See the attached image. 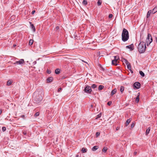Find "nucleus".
Returning a JSON list of instances; mask_svg holds the SVG:
<instances>
[{
    "mask_svg": "<svg viewBox=\"0 0 157 157\" xmlns=\"http://www.w3.org/2000/svg\"><path fill=\"white\" fill-rule=\"evenodd\" d=\"M43 93L42 92L40 93L36 91L35 92L33 95L34 102L36 103H39L43 99Z\"/></svg>",
    "mask_w": 157,
    "mask_h": 157,
    "instance_id": "nucleus-1",
    "label": "nucleus"
},
{
    "mask_svg": "<svg viewBox=\"0 0 157 157\" xmlns=\"http://www.w3.org/2000/svg\"><path fill=\"white\" fill-rule=\"evenodd\" d=\"M129 38L128 31L125 29L124 28L122 33V40L124 42L127 41Z\"/></svg>",
    "mask_w": 157,
    "mask_h": 157,
    "instance_id": "nucleus-2",
    "label": "nucleus"
},
{
    "mask_svg": "<svg viewBox=\"0 0 157 157\" xmlns=\"http://www.w3.org/2000/svg\"><path fill=\"white\" fill-rule=\"evenodd\" d=\"M146 43L144 42H140L138 45V51L140 53H144L146 50Z\"/></svg>",
    "mask_w": 157,
    "mask_h": 157,
    "instance_id": "nucleus-3",
    "label": "nucleus"
},
{
    "mask_svg": "<svg viewBox=\"0 0 157 157\" xmlns=\"http://www.w3.org/2000/svg\"><path fill=\"white\" fill-rule=\"evenodd\" d=\"M152 41V38L151 35L150 34L148 33L146 40L147 45L148 46Z\"/></svg>",
    "mask_w": 157,
    "mask_h": 157,
    "instance_id": "nucleus-4",
    "label": "nucleus"
},
{
    "mask_svg": "<svg viewBox=\"0 0 157 157\" xmlns=\"http://www.w3.org/2000/svg\"><path fill=\"white\" fill-rule=\"evenodd\" d=\"M84 90L85 93L90 94L92 92L91 87L87 85H86L84 89Z\"/></svg>",
    "mask_w": 157,
    "mask_h": 157,
    "instance_id": "nucleus-5",
    "label": "nucleus"
},
{
    "mask_svg": "<svg viewBox=\"0 0 157 157\" xmlns=\"http://www.w3.org/2000/svg\"><path fill=\"white\" fill-rule=\"evenodd\" d=\"M122 62L126 64L127 66V68L128 69L130 70L131 68V66L130 64L128 61L126 59L124 58L122 59Z\"/></svg>",
    "mask_w": 157,
    "mask_h": 157,
    "instance_id": "nucleus-6",
    "label": "nucleus"
},
{
    "mask_svg": "<svg viewBox=\"0 0 157 157\" xmlns=\"http://www.w3.org/2000/svg\"><path fill=\"white\" fill-rule=\"evenodd\" d=\"M140 84L138 82H135L133 84V86L134 87L136 88V89H138L140 87Z\"/></svg>",
    "mask_w": 157,
    "mask_h": 157,
    "instance_id": "nucleus-7",
    "label": "nucleus"
},
{
    "mask_svg": "<svg viewBox=\"0 0 157 157\" xmlns=\"http://www.w3.org/2000/svg\"><path fill=\"white\" fill-rule=\"evenodd\" d=\"M24 63V61L23 59H21L19 61H16L14 63V64H20L21 65Z\"/></svg>",
    "mask_w": 157,
    "mask_h": 157,
    "instance_id": "nucleus-8",
    "label": "nucleus"
},
{
    "mask_svg": "<svg viewBox=\"0 0 157 157\" xmlns=\"http://www.w3.org/2000/svg\"><path fill=\"white\" fill-rule=\"evenodd\" d=\"M126 48H127L129 49L130 51H132L134 49L133 44H132L130 45L126 46Z\"/></svg>",
    "mask_w": 157,
    "mask_h": 157,
    "instance_id": "nucleus-9",
    "label": "nucleus"
},
{
    "mask_svg": "<svg viewBox=\"0 0 157 157\" xmlns=\"http://www.w3.org/2000/svg\"><path fill=\"white\" fill-rule=\"evenodd\" d=\"M53 80V78L52 77H50L47 79V81L48 83L52 81Z\"/></svg>",
    "mask_w": 157,
    "mask_h": 157,
    "instance_id": "nucleus-10",
    "label": "nucleus"
},
{
    "mask_svg": "<svg viewBox=\"0 0 157 157\" xmlns=\"http://www.w3.org/2000/svg\"><path fill=\"white\" fill-rule=\"evenodd\" d=\"M132 118H129V119H128L126 122V123H125V126H127L129 124V123H130V122L131 121H132Z\"/></svg>",
    "mask_w": 157,
    "mask_h": 157,
    "instance_id": "nucleus-11",
    "label": "nucleus"
},
{
    "mask_svg": "<svg viewBox=\"0 0 157 157\" xmlns=\"http://www.w3.org/2000/svg\"><path fill=\"white\" fill-rule=\"evenodd\" d=\"M152 14H154L157 12V6H155L154 8L152 10Z\"/></svg>",
    "mask_w": 157,
    "mask_h": 157,
    "instance_id": "nucleus-12",
    "label": "nucleus"
},
{
    "mask_svg": "<svg viewBox=\"0 0 157 157\" xmlns=\"http://www.w3.org/2000/svg\"><path fill=\"white\" fill-rule=\"evenodd\" d=\"M117 91V90L116 88L113 89L111 91V96H113V95Z\"/></svg>",
    "mask_w": 157,
    "mask_h": 157,
    "instance_id": "nucleus-13",
    "label": "nucleus"
},
{
    "mask_svg": "<svg viewBox=\"0 0 157 157\" xmlns=\"http://www.w3.org/2000/svg\"><path fill=\"white\" fill-rule=\"evenodd\" d=\"M151 13L152 14V10H149L147 13V18H148L150 15V14Z\"/></svg>",
    "mask_w": 157,
    "mask_h": 157,
    "instance_id": "nucleus-14",
    "label": "nucleus"
},
{
    "mask_svg": "<svg viewBox=\"0 0 157 157\" xmlns=\"http://www.w3.org/2000/svg\"><path fill=\"white\" fill-rule=\"evenodd\" d=\"M30 23L31 24L30 26L31 28L33 29V31L34 32H35L36 30V29L35 28V27L34 26V25L33 24H32L31 22H30Z\"/></svg>",
    "mask_w": 157,
    "mask_h": 157,
    "instance_id": "nucleus-15",
    "label": "nucleus"
},
{
    "mask_svg": "<svg viewBox=\"0 0 157 157\" xmlns=\"http://www.w3.org/2000/svg\"><path fill=\"white\" fill-rule=\"evenodd\" d=\"M81 151L82 153H86L87 151V149L84 147H82L81 150Z\"/></svg>",
    "mask_w": 157,
    "mask_h": 157,
    "instance_id": "nucleus-16",
    "label": "nucleus"
},
{
    "mask_svg": "<svg viewBox=\"0 0 157 157\" xmlns=\"http://www.w3.org/2000/svg\"><path fill=\"white\" fill-rule=\"evenodd\" d=\"M98 147L97 146H95L93 147L92 150L93 151H95L98 149Z\"/></svg>",
    "mask_w": 157,
    "mask_h": 157,
    "instance_id": "nucleus-17",
    "label": "nucleus"
},
{
    "mask_svg": "<svg viewBox=\"0 0 157 157\" xmlns=\"http://www.w3.org/2000/svg\"><path fill=\"white\" fill-rule=\"evenodd\" d=\"M117 61H116V60H114L113 59V60H112V64L114 65H115L116 66L117 65Z\"/></svg>",
    "mask_w": 157,
    "mask_h": 157,
    "instance_id": "nucleus-18",
    "label": "nucleus"
},
{
    "mask_svg": "<svg viewBox=\"0 0 157 157\" xmlns=\"http://www.w3.org/2000/svg\"><path fill=\"white\" fill-rule=\"evenodd\" d=\"M55 73L56 74H58L60 73V70L59 69H56L55 70Z\"/></svg>",
    "mask_w": 157,
    "mask_h": 157,
    "instance_id": "nucleus-19",
    "label": "nucleus"
},
{
    "mask_svg": "<svg viewBox=\"0 0 157 157\" xmlns=\"http://www.w3.org/2000/svg\"><path fill=\"white\" fill-rule=\"evenodd\" d=\"M139 73L140 75L143 77L145 76V74L144 73L141 71H139Z\"/></svg>",
    "mask_w": 157,
    "mask_h": 157,
    "instance_id": "nucleus-20",
    "label": "nucleus"
},
{
    "mask_svg": "<svg viewBox=\"0 0 157 157\" xmlns=\"http://www.w3.org/2000/svg\"><path fill=\"white\" fill-rule=\"evenodd\" d=\"M104 88V86L102 85H100L98 87V90H102Z\"/></svg>",
    "mask_w": 157,
    "mask_h": 157,
    "instance_id": "nucleus-21",
    "label": "nucleus"
},
{
    "mask_svg": "<svg viewBox=\"0 0 157 157\" xmlns=\"http://www.w3.org/2000/svg\"><path fill=\"white\" fill-rule=\"evenodd\" d=\"M107 147H104L103 149H102V151L103 152H106L107 150Z\"/></svg>",
    "mask_w": 157,
    "mask_h": 157,
    "instance_id": "nucleus-22",
    "label": "nucleus"
},
{
    "mask_svg": "<svg viewBox=\"0 0 157 157\" xmlns=\"http://www.w3.org/2000/svg\"><path fill=\"white\" fill-rule=\"evenodd\" d=\"M124 90V87L123 86H121L120 88V91L121 93H122L123 92Z\"/></svg>",
    "mask_w": 157,
    "mask_h": 157,
    "instance_id": "nucleus-23",
    "label": "nucleus"
},
{
    "mask_svg": "<svg viewBox=\"0 0 157 157\" xmlns=\"http://www.w3.org/2000/svg\"><path fill=\"white\" fill-rule=\"evenodd\" d=\"M139 95L137 96L136 99V101L137 103H138L139 101Z\"/></svg>",
    "mask_w": 157,
    "mask_h": 157,
    "instance_id": "nucleus-24",
    "label": "nucleus"
},
{
    "mask_svg": "<svg viewBox=\"0 0 157 157\" xmlns=\"http://www.w3.org/2000/svg\"><path fill=\"white\" fill-rule=\"evenodd\" d=\"M150 130V128L149 127L147 129V130L146 131V135H147L149 133Z\"/></svg>",
    "mask_w": 157,
    "mask_h": 157,
    "instance_id": "nucleus-25",
    "label": "nucleus"
},
{
    "mask_svg": "<svg viewBox=\"0 0 157 157\" xmlns=\"http://www.w3.org/2000/svg\"><path fill=\"white\" fill-rule=\"evenodd\" d=\"M12 81L10 80H9L8 81L7 83V85L8 86H9L12 83Z\"/></svg>",
    "mask_w": 157,
    "mask_h": 157,
    "instance_id": "nucleus-26",
    "label": "nucleus"
},
{
    "mask_svg": "<svg viewBox=\"0 0 157 157\" xmlns=\"http://www.w3.org/2000/svg\"><path fill=\"white\" fill-rule=\"evenodd\" d=\"M33 40H31V39L30 40H29V45H32L33 43Z\"/></svg>",
    "mask_w": 157,
    "mask_h": 157,
    "instance_id": "nucleus-27",
    "label": "nucleus"
},
{
    "mask_svg": "<svg viewBox=\"0 0 157 157\" xmlns=\"http://www.w3.org/2000/svg\"><path fill=\"white\" fill-rule=\"evenodd\" d=\"M101 116V113L98 115H97L96 117L95 118V119H98V118H100Z\"/></svg>",
    "mask_w": 157,
    "mask_h": 157,
    "instance_id": "nucleus-28",
    "label": "nucleus"
},
{
    "mask_svg": "<svg viewBox=\"0 0 157 157\" xmlns=\"http://www.w3.org/2000/svg\"><path fill=\"white\" fill-rule=\"evenodd\" d=\"M87 4V2L86 0H83L82 2V4L84 5H86Z\"/></svg>",
    "mask_w": 157,
    "mask_h": 157,
    "instance_id": "nucleus-29",
    "label": "nucleus"
},
{
    "mask_svg": "<svg viewBox=\"0 0 157 157\" xmlns=\"http://www.w3.org/2000/svg\"><path fill=\"white\" fill-rule=\"evenodd\" d=\"M114 59L113 60L117 61L119 59V57L118 56H114Z\"/></svg>",
    "mask_w": 157,
    "mask_h": 157,
    "instance_id": "nucleus-30",
    "label": "nucleus"
},
{
    "mask_svg": "<svg viewBox=\"0 0 157 157\" xmlns=\"http://www.w3.org/2000/svg\"><path fill=\"white\" fill-rule=\"evenodd\" d=\"M91 87L93 89H95L97 87V85L95 84H93L92 85Z\"/></svg>",
    "mask_w": 157,
    "mask_h": 157,
    "instance_id": "nucleus-31",
    "label": "nucleus"
},
{
    "mask_svg": "<svg viewBox=\"0 0 157 157\" xmlns=\"http://www.w3.org/2000/svg\"><path fill=\"white\" fill-rule=\"evenodd\" d=\"M39 115V112H36L34 114V116L36 117L38 116Z\"/></svg>",
    "mask_w": 157,
    "mask_h": 157,
    "instance_id": "nucleus-32",
    "label": "nucleus"
},
{
    "mask_svg": "<svg viewBox=\"0 0 157 157\" xmlns=\"http://www.w3.org/2000/svg\"><path fill=\"white\" fill-rule=\"evenodd\" d=\"M135 124L134 122H133L131 125V128H132L134 126Z\"/></svg>",
    "mask_w": 157,
    "mask_h": 157,
    "instance_id": "nucleus-33",
    "label": "nucleus"
},
{
    "mask_svg": "<svg viewBox=\"0 0 157 157\" xmlns=\"http://www.w3.org/2000/svg\"><path fill=\"white\" fill-rule=\"evenodd\" d=\"M101 3V2L100 1V0H99L97 2V4L98 6H100Z\"/></svg>",
    "mask_w": 157,
    "mask_h": 157,
    "instance_id": "nucleus-34",
    "label": "nucleus"
},
{
    "mask_svg": "<svg viewBox=\"0 0 157 157\" xmlns=\"http://www.w3.org/2000/svg\"><path fill=\"white\" fill-rule=\"evenodd\" d=\"M2 131L3 132L5 131L6 130V127H3L2 128Z\"/></svg>",
    "mask_w": 157,
    "mask_h": 157,
    "instance_id": "nucleus-35",
    "label": "nucleus"
},
{
    "mask_svg": "<svg viewBox=\"0 0 157 157\" xmlns=\"http://www.w3.org/2000/svg\"><path fill=\"white\" fill-rule=\"evenodd\" d=\"M100 135V133L98 132H96V136L97 137H98L99 135Z\"/></svg>",
    "mask_w": 157,
    "mask_h": 157,
    "instance_id": "nucleus-36",
    "label": "nucleus"
},
{
    "mask_svg": "<svg viewBox=\"0 0 157 157\" xmlns=\"http://www.w3.org/2000/svg\"><path fill=\"white\" fill-rule=\"evenodd\" d=\"M113 15L112 14H110L109 16V18H111L113 17Z\"/></svg>",
    "mask_w": 157,
    "mask_h": 157,
    "instance_id": "nucleus-37",
    "label": "nucleus"
},
{
    "mask_svg": "<svg viewBox=\"0 0 157 157\" xmlns=\"http://www.w3.org/2000/svg\"><path fill=\"white\" fill-rule=\"evenodd\" d=\"M112 103V102L111 101H109L107 103V105H110Z\"/></svg>",
    "mask_w": 157,
    "mask_h": 157,
    "instance_id": "nucleus-38",
    "label": "nucleus"
},
{
    "mask_svg": "<svg viewBox=\"0 0 157 157\" xmlns=\"http://www.w3.org/2000/svg\"><path fill=\"white\" fill-rule=\"evenodd\" d=\"M23 134L24 135H26L27 134V132L26 131H24L23 132Z\"/></svg>",
    "mask_w": 157,
    "mask_h": 157,
    "instance_id": "nucleus-39",
    "label": "nucleus"
},
{
    "mask_svg": "<svg viewBox=\"0 0 157 157\" xmlns=\"http://www.w3.org/2000/svg\"><path fill=\"white\" fill-rule=\"evenodd\" d=\"M62 89L61 88H59L58 90V92H59L62 90Z\"/></svg>",
    "mask_w": 157,
    "mask_h": 157,
    "instance_id": "nucleus-40",
    "label": "nucleus"
},
{
    "mask_svg": "<svg viewBox=\"0 0 157 157\" xmlns=\"http://www.w3.org/2000/svg\"><path fill=\"white\" fill-rule=\"evenodd\" d=\"M59 29V27L58 26H57L56 27V30H58Z\"/></svg>",
    "mask_w": 157,
    "mask_h": 157,
    "instance_id": "nucleus-41",
    "label": "nucleus"
},
{
    "mask_svg": "<svg viewBox=\"0 0 157 157\" xmlns=\"http://www.w3.org/2000/svg\"><path fill=\"white\" fill-rule=\"evenodd\" d=\"M35 12V10H33L32 11V13H31V14H33Z\"/></svg>",
    "mask_w": 157,
    "mask_h": 157,
    "instance_id": "nucleus-42",
    "label": "nucleus"
},
{
    "mask_svg": "<svg viewBox=\"0 0 157 157\" xmlns=\"http://www.w3.org/2000/svg\"><path fill=\"white\" fill-rule=\"evenodd\" d=\"M47 73H48L50 74L51 73V71H49V70H47Z\"/></svg>",
    "mask_w": 157,
    "mask_h": 157,
    "instance_id": "nucleus-43",
    "label": "nucleus"
},
{
    "mask_svg": "<svg viewBox=\"0 0 157 157\" xmlns=\"http://www.w3.org/2000/svg\"><path fill=\"white\" fill-rule=\"evenodd\" d=\"M137 152L136 151H135V152H134V154L135 155H136L137 154Z\"/></svg>",
    "mask_w": 157,
    "mask_h": 157,
    "instance_id": "nucleus-44",
    "label": "nucleus"
},
{
    "mask_svg": "<svg viewBox=\"0 0 157 157\" xmlns=\"http://www.w3.org/2000/svg\"><path fill=\"white\" fill-rule=\"evenodd\" d=\"M119 128L118 127H117L116 128V130H118L119 129Z\"/></svg>",
    "mask_w": 157,
    "mask_h": 157,
    "instance_id": "nucleus-45",
    "label": "nucleus"
},
{
    "mask_svg": "<svg viewBox=\"0 0 157 157\" xmlns=\"http://www.w3.org/2000/svg\"><path fill=\"white\" fill-rule=\"evenodd\" d=\"M101 69H102V71H104L105 69H104L103 67H101Z\"/></svg>",
    "mask_w": 157,
    "mask_h": 157,
    "instance_id": "nucleus-46",
    "label": "nucleus"
},
{
    "mask_svg": "<svg viewBox=\"0 0 157 157\" xmlns=\"http://www.w3.org/2000/svg\"><path fill=\"white\" fill-rule=\"evenodd\" d=\"M2 113V110H0V115Z\"/></svg>",
    "mask_w": 157,
    "mask_h": 157,
    "instance_id": "nucleus-47",
    "label": "nucleus"
},
{
    "mask_svg": "<svg viewBox=\"0 0 157 157\" xmlns=\"http://www.w3.org/2000/svg\"><path fill=\"white\" fill-rule=\"evenodd\" d=\"M79 157V155H78V154H77L76 155V157Z\"/></svg>",
    "mask_w": 157,
    "mask_h": 157,
    "instance_id": "nucleus-48",
    "label": "nucleus"
},
{
    "mask_svg": "<svg viewBox=\"0 0 157 157\" xmlns=\"http://www.w3.org/2000/svg\"><path fill=\"white\" fill-rule=\"evenodd\" d=\"M129 70L131 71V72L132 73H133V71H132V70H131V69H130V70Z\"/></svg>",
    "mask_w": 157,
    "mask_h": 157,
    "instance_id": "nucleus-49",
    "label": "nucleus"
},
{
    "mask_svg": "<svg viewBox=\"0 0 157 157\" xmlns=\"http://www.w3.org/2000/svg\"><path fill=\"white\" fill-rule=\"evenodd\" d=\"M16 46V45H15V44H14V45H13V47H15Z\"/></svg>",
    "mask_w": 157,
    "mask_h": 157,
    "instance_id": "nucleus-50",
    "label": "nucleus"
},
{
    "mask_svg": "<svg viewBox=\"0 0 157 157\" xmlns=\"http://www.w3.org/2000/svg\"><path fill=\"white\" fill-rule=\"evenodd\" d=\"M155 38H156V42H157V37H156Z\"/></svg>",
    "mask_w": 157,
    "mask_h": 157,
    "instance_id": "nucleus-51",
    "label": "nucleus"
},
{
    "mask_svg": "<svg viewBox=\"0 0 157 157\" xmlns=\"http://www.w3.org/2000/svg\"><path fill=\"white\" fill-rule=\"evenodd\" d=\"M91 107H93V105H91Z\"/></svg>",
    "mask_w": 157,
    "mask_h": 157,
    "instance_id": "nucleus-52",
    "label": "nucleus"
}]
</instances>
